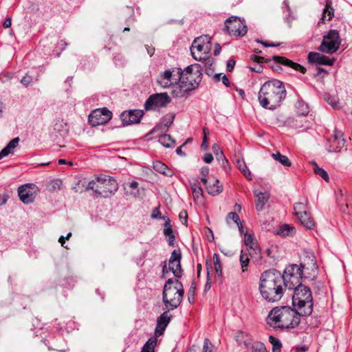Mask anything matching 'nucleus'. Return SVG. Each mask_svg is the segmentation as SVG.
I'll return each mask as SVG.
<instances>
[{
	"label": "nucleus",
	"mask_w": 352,
	"mask_h": 352,
	"mask_svg": "<svg viewBox=\"0 0 352 352\" xmlns=\"http://www.w3.org/2000/svg\"><path fill=\"white\" fill-rule=\"evenodd\" d=\"M284 283V278L280 273L274 270L265 271L260 277V294L269 302H277L282 298L285 293Z\"/></svg>",
	"instance_id": "nucleus-1"
},
{
	"label": "nucleus",
	"mask_w": 352,
	"mask_h": 352,
	"mask_svg": "<svg viewBox=\"0 0 352 352\" xmlns=\"http://www.w3.org/2000/svg\"><path fill=\"white\" fill-rule=\"evenodd\" d=\"M299 311L289 306L273 308L267 317V324L274 329H287L296 327L300 322Z\"/></svg>",
	"instance_id": "nucleus-2"
},
{
	"label": "nucleus",
	"mask_w": 352,
	"mask_h": 352,
	"mask_svg": "<svg viewBox=\"0 0 352 352\" xmlns=\"http://www.w3.org/2000/svg\"><path fill=\"white\" fill-rule=\"evenodd\" d=\"M285 97V89L283 82L275 79L265 82L258 95L260 104L268 109H274L280 106Z\"/></svg>",
	"instance_id": "nucleus-3"
},
{
	"label": "nucleus",
	"mask_w": 352,
	"mask_h": 352,
	"mask_svg": "<svg viewBox=\"0 0 352 352\" xmlns=\"http://www.w3.org/2000/svg\"><path fill=\"white\" fill-rule=\"evenodd\" d=\"M201 66L193 64L182 70L180 82L172 92L176 97H182L188 91L194 89L201 80Z\"/></svg>",
	"instance_id": "nucleus-4"
},
{
	"label": "nucleus",
	"mask_w": 352,
	"mask_h": 352,
	"mask_svg": "<svg viewBox=\"0 0 352 352\" xmlns=\"http://www.w3.org/2000/svg\"><path fill=\"white\" fill-rule=\"evenodd\" d=\"M184 289L181 282L168 278L163 290V302L168 309H176L182 302Z\"/></svg>",
	"instance_id": "nucleus-5"
},
{
	"label": "nucleus",
	"mask_w": 352,
	"mask_h": 352,
	"mask_svg": "<svg viewBox=\"0 0 352 352\" xmlns=\"http://www.w3.org/2000/svg\"><path fill=\"white\" fill-rule=\"evenodd\" d=\"M292 301L294 307L302 316H309L313 311V298L310 289L307 286L295 287Z\"/></svg>",
	"instance_id": "nucleus-6"
},
{
	"label": "nucleus",
	"mask_w": 352,
	"mask_h": 352,
	"mask_svg": "<svg viewBox=\"0 0 352 352\" xmlns=\"http://www.w3.org/2000/svg\"><path fill=\"white\" fill-rule=\"evenodd\" d=\"M87 189L93 190L99 195L108 197L117 192L118 184L114 178L110 176L98 175L88 183Z\"/></svg>",
	"instance_id": "nucleus-7"
},
{
	"label": "nucleus",
	"mask_w": 352,
	"mask_h": 352,
	"mask_svg": "<svg viewBox=\"0 0 352 352\" xmlns=\"http://www.w3.org/2000/svg\"><path fill=\"white\" fill-rule=\"evenodd\" d=\"M211 38L207 35L201 36L195 38L190 47L192 57L196 60H205L208 57L211 50Z\"/></svg>",
	"instance_id": "nucleus-8"
},
{
	"label": "nucleus",
	"mask_w": 352,
	"mask_h": 352,
	"mask_svg": "<svg viewBox=\"0 0 352 352\" xmlns=\"http://www.w3.org/2000/svg\"><path fill=\"white\" fill-rule=\"evenodd\" d=\"M182 69L180 68H172L160 73L157 78V82L163 88L173 87V91L177 89L180 82Z\"/></svg>",
	"instance_id": "nucleus-9"
},
{
	"label": "nucleus",
	"mask_w": 352,
	"mask_h": 352,
	"mask_svg": "<svg viewBox=\"0 0 352 352\" xmlns=\"http://www.w3.org/2000/svg\"><path fill=\"white\" fill-rule=\"evenodd\" d=\"M302 275V270L298 265L288 266L285 270L283 275H282L284 278L285 288L294 289L298 285H302L300 283Z\"/></svg>",
	"instance_id": "nucleus-10"
},
{
	"label": "nucleus",
	"mask_w": 352,
	"mask_h": 352,
	"mask_svg": "<svg viewBox=\"0 0 352 352\" xmlns=\"http://www.w3.org/2000/svg\"><path fill=\"white\" fill-rule=\"evenodd\" d=\"M340 43L341 39L338 31L331 30L323 36L319 50L324 53L331 54L339 49Z\"/></svg>",
	"instance_id": "nucleus-11"
},
{
	"label": "nucleus",
	"mask_w": 352,
	"mask_h": 352,
	"mask_svg": "<svg viewBox=\"0 0 352 352\" xmlns=\"http://www.w3.org/2000/svg\"><path fill=\"white\" fill-rule=\"evenodd\" d=\"M294 212L300 223L307 229L313 230L315 228V222L310 212H308L307 204L296 203L294 205Z\"/></svg>",
	"instance_id": "nucleus-12"
},
{
	"label": "nucleus",
	"mask_w": 352,
	"mask_h": 352,
	"mask_svg": "<svg viewBox=\"0 0 352 352\" xmlns=\"http://www.w3.org/2000/svg\"><path fill=\"white\" fill-rule=\"evenodd\" d=\"M226 28L230 35L243 36L247 34L248 30L243 20L236 16L228 18L226 22Z\"/></svg>",
	"instance_id": "nucleus-13"
},
{
	"label": "nucleus",
	"mask_w": 352,
	"mask_h": 352,
	"mask_svg": "<svg viewBox=\"0 0 352 352\" xmlns=\"http://www.w3.org/2000/svg\"><path fill=\"white\" fill-rule=\"evenodd\" d=\"M112 118V113L107 108L97 109L89 116V122L93 126L107 123Z\"/></svg>",
	"instance_id": "nucleus-14"
},
{
	"label": "nucleus",
	"mask_w": 352,
	"mask_h": 352,
	"mask_svg": "<svg viewBox=\"0 0 352 352\" xmlns=\"http://www.w3.org/2000/svg\"><path fill=\"white\" fill-rule=\"evenodd\" d=\"M181 252L179 250H175L170 256L168 262V266L164 265L162 270L163 277L166 276L168 270L171 271L176 277L182 276V267L180 264Z\"/></svg>",
	"instance_id": "nucleus-15"
},
{
	"label": "nucleus",
	"mask_w": 352,
	"mask_h": 352,
	"mask_svg": "<svg viewBox=\"0 0 352 352\" xmlns=\"http://www.w3.org/2000/svg\"><path fill=\"white\" fill-rule=\"evenodd\" d=\"M170 102L168 95L166 93L151 95L145 102V109L147 111L166 106Z\"/></svg>",
	"instance_id": "nucleus-16"
},
{
	"label": "nucleus",
	"mask_w": 352,
	"mask_h": 352,
	"mask_svg": "<svg viewBox=\"0 0 352 352\" xmlns=\"http://www.w3.org/2000/svg\"><path fill=\"white\" fill-rule=\"evenodd\" d=\"M37 192V188L31 184H26L19 188L18 193L20 199L24 204H30L34 201Z\"/></svg>",
	"instance_id": "nucleus-17"
},
{
	"label": "nucleus",
	"mask_w": 352,
	"mask_h": 352,
	"mask_svg": "<svg viewBox=\"0 0 352 352\" xmlns=\"http://www.w3.org/2000/svg\"><path fill=\"white\" fill-rule=\"evenodd\" d=\"M299 267L302 270V274L310 276H314L318 270L316 261L312 254L306 256Z\"/></svg>",
	"instance_id": "nucleus-18"
},
{
	"label": "nucleus",
	"mask_w": 352,
	"mask_h": 352,
	"mask_svg": "<svg viewBox=\"0 0 352 352\" xmlns=\"http://www.w3.org/2000/svg\"><path fill=\"white\" fill-rule=\"evenodd\" d=\"M143 115L142 110H130L123 112L120 118L124 125H129L139 123Z\"/></svg>",
	"instance_id": "nucleus-19"
},
{
	"label": "nucleus",
	"mask_w": 352,
	"mask_h": 352,
	"mask_svg": "<svg viewBox=\"0 0 352 352\" xmlns=\"http://www.w3.org/2000/svg\"><path fill=\"white\" fill-rule=\"evenodd\" d=\"M307 59L309 63L324 65H332L335 61L334 58L330 59L325 55L314 52L309 53Z\"/></svg>",
	"instance_id": "nucleus-20"
},
{
	"label": "nucleus",
	"mask_w": 352,
	"mask_h": 352,
	"mask_svg": "<svg viewBox=\"0 0 352 352\" xmlns=\"http://www.w3.org/2000/svg\"><path fill=\"white\" fill-rule=\"evenodd\" d=\"M344 145L343 133L341 131H336L332 139L330 140V145L328 148L329 152H338Z\"/></svg>",
	"instance_id": "nucleus-21"
},
{
	"label": "nucleus",
	"mask_w": 352,
	"mask_h": 352,
	"mask_svg": "<svg viewBox=\"0 0 352 352\" xmlns=\"http://www.w3.org/2000/svg\"><path fill=\"white\" fill-rule=\"evenodd\" d=\"M171 315L168 311H164L157 318V327L155 328V335L161 336L163 334L166 327L170 321Z\"/></svg>",
	"instance_id": "nucleus-22"
},
{
	"label": "nucleus",
	"mask_w": 352,
	"mask_h": 352,
	"mask_svg": "<svg viewBox=\"0 0 352 352\" xmlns=\"http://www.w3.org/2000/svg\"><path fill=\"white\" fill-rule=\"evenodd\" d=\"M244 236L243 241L247 247L252 250L254 254H260V248L252 233L244 229V232L241 234Z\"/></svg>",
	"instance_id": "nucleus-23"
},
{
	"label": "nucleus",
	"mask_w": 352,
	"mask_h": 352,
	"mask_svg": "<svg viewBox=\"0 0 352 352\" xmlns=\"http://www.w3.org/2000/svg\"><path fill=\"white\" fill-rule=\"evenodd\" d=\"M273 60L278 63H280L285 66L291 67L296 71H299L302 74H305L306 72V69L304 67L299 65L298 63L293 62L292 60L285 57L274 56H273Z\"/></svg>",
	"instance_id": "nucleus-24"
},
{
	"label": "nucleus",
	"mask_w": 352,
	"mask_h": 352,
	"mask_svg": "<svg viewBox=\"0 0 352 352\" xmlns=\"http://www.w3.org/2000/svg\"><path fill=\"white\" fill-rule=\"evenodd\" d=\"M205 185L208 192L212 196H216L223 191V186L219 184V180L214 177H210Z\"/></svg>",
	"instance_id": "nucleus-25"
},
{
	"label": "nucleus",
	"mask_w": 352,
	"mask_h": 352,
	"mask_svg": "<svg viewBox=\"0 0 352 352\" xmlns=\"http://www.w3.org/2000/svg\"><path fill=\"white\" fill-rule=\"evenodd\" d=\"M254 196L256 197L255 203L256 210H262L265 204L269 200L270 195L267 192H257L256 190H255Z\"/></svg>",
	"instance_id": "nucleus-26"
},
{
	"label": "nucleus",
	"mask_w": 352,
	"mask_h": 352,
	"mask_svg": "<svg viewBox=\"0 0 352 352\" xmlns=\"http://www.w3.org/2000/svg\"><path fill=\"white\" fill-rule=\"evenodd\" d=\"M19 138H16L12 140L8 145L0 152V159L13 153L14 148L18 146Z\"/></svg>",
	"instance_id": "nucleus-27"
},
{
	"label": "nucleus",
	"mask_w": 352,
	"mask_h": 352,
	"mask_svg": "<svg viewBox=\"0 0 352 352\" xmlns=\"http://www.w3.org/2000/svg\"><path fill=\"white\" fill-rule=\"evenodd\" d=\"M153 168L155 170L159 172L166 176H172L173 173L169 170L168 167L164 163L160 161L153 162Z\"/></svg>",
	"instance_id": "nucleus-28"
},
{
	"label": "nucleus",
	"mask_w": 352,
	"mask_h": 352,
	"mask_svg": "<svg viewBox=\"0 0 352 352\" xmlns=\"http://www.w3.org/2000/svg\"><path fill=\"white\" fill-rule=\"evenodd\" d=\"M226 221L228 223H230L232 221L234 222L238 226L240 234H243L244 232V228L239 215L236 212H229L226 217Z\"/></svg>",
	"instance_id": "nucleus-29"
},
{
	"label": "nucleus",
	"mask_w": 352,
	"mask_h": 352,
	"mask_svg": "<svg viewBox=\"0 0 352 352\" xmlns=\"http://www.w3.org/2000/svg\"><path fill=\"white\" fill-rule=\"evenodd\" d=\"M237 168L243 174V175L248 179H252V175L250 170L246 166L245 161L243 159H239L236 160Z\"/></svg>",
	"instance_id": "nucleus-30"
},
{
	"label": "nucleus",
	"mask_w": 352,
	"mask_h": 352,
	"mask_svg": "<svg viewBox=\"0 0 352 352\" xmlns=\"http://www.w3.org/2000/svg\"><path fill=\"white\" fill-rule=\"evenodd\" d=\"M126 195L135 197L138 194V183L133 181L124 187Z\"/></svg>",
	"instance_id": "nucleus-31"
},
{
	"label": "nucleus",
	"mask_w": 352,
	"mask_h": 352,
	"mask_svg": "<svg viewBox=\"0 0 352 352\" xmlns=\"http://www.w3.org/2000/svg\"><path fill=\"white\" fill-rule=\"evenodd\" d=\"M296 232L294 227L290 226L287 224H285L280 227L277 233L282 236H293Z\"/></svg>",
	"instance_id": "nucleus-32"
},
{
	"label": "nucleus",
	"mask_w": 352,
	"mask_h": 352,
	"mask_svg": "<svg viewBox=\"0 0 352 352\" xmlns=\"http://www.w3.org/2000/svg\"><path fill=\"white\" fill-rule=\"evenodd\" d=\"M158 141L166 148H173L175 145V141L168 134L160 136Z\"/></svg>",
	"instance_id": "nucleus-33"
},
{
	"label": "nucleus",
	"mask_w": 352,
	"mask_h": 352,
	"mask_svg": "<svg viewBox=\"0 0 352 352\" xmlns=\"http://www.w3.org/2000/svg\"><path fill=\"white\" fill-rule=\"evenodd\" d=\"M272 157L276 161L278 162L284 166L289 167L292 165V163L289 158L287 156L282 155L279 152H276V153L272 154Z\"/></svg>",
	"instance_id": "nucleus-34"
},
{
	"label": "nucleus",
	"mask_w": 352,
	"mask_h": 352,
	"mask_svg": "<svg viewBox=\"0 0 352 352\" xmlns=\"http://www.w3.org/2000/svg\"><path fill=\"white\" fill-rule=\"evenodd\" d=\"M192 191V196L194 200L196 202H201L203 199V190L202 188L197 184H194L191 186Z\"/></svg>",
	"instance_id": "nucleus-35"
},
{
	"label": "nucleus",
	"mask_w": 352,
	"mask_h": 352,
	"mask_svg": "<svg viewBox=\"0 0 352 352\" xmlns=\"http://www.w3.org/2000/svg\"><path fill=\"white\" fill-rule=\"evenodd\" d=\"M157 338L154 337L148 339L142 347L141 352H155V347L157 344Z\"/></svg>",
	"instance_id": "nucleus-36"
},
{
	"label": "nucleus",
	"mask_w": 352,
	"mask_h": 352,
	"mask_svg": "<svg viewBox=\"0 0 352 352\" xmlns=\"http://www.w3.org/2000/svg\"><path fill=\"white\" fill-rule=\"evenodd\" d=\"M333 16V9L331 7V1H327L325 9L323 12L322 20L330 21Z\"/></svg>",
	"instance_id": "nucleus-37"
},
{
	"label": "nucleus",
	"mask_w": 352,
	"mask_h": 352,
	"mask_svg": "<svg viewBox=\"0 0 352 352\" xmlns=\"http://www.w3.org/2000/svg\"><path fill=\"white\" fill-rule=\"evenodd\" d=\"M311 164L314 166V172L315 174L320 175L326 182H329V175L322 168H320L315 162H311Z\"/></svg>",
	"instance_id": "nucleus-38"
},
{
	"label": "nucleus",
	"mask_w": 352,
	"mask_h": 352,
	"mask_svg": "<svg viewBox=\"0 0 352 352\" xmlns=\"http://www.w3.org/2000/svg\"><path fill=\"white\" fill-rule=\"evenodd\" d=\"M269 341L272 345V352H280L282 344L279 339L270 336Z\"/></svg>",
	"instance_id": "nucleus-39"
},
{
	"label": "nucleus",
	"mask_w": 352,
	"mask_h": 352,
	"mask_svg": "<svg viewBox=\"0 0 352 352\" xmlns=\"http://www.w3.org/2000/svg\"><path fill=\"white\" fill-rule=\"evenodd\" d=\"M213 264L216 273L218 274L219 276H221L222 274L221 260L217 254H213Z\"/></svg>",
	"instance_id": "nucleus-40"
},
{
	"label": "nucleus",
	"mask_w": 352,
	"mask_h": 352,
	"mask_svg": "<svg viewBox=\"0 0 352 352\" xmlns=\"http://www.w3.org/2000/svg\"><path fill=\"white\" fill-rule=\"evenodd\" d=\"M252 352H267L265 345L260 342H254L251 346Z\"/></svg>",
	"instance_id": "nucleus-41"
},
{
	"label": "nucleus",
	"mask_w": 352,
	"mask_h": 352,
	"mask_svg": "<svg viewBox=\"0 0 352 352\" xmlns=\"http://www.w3.org/2000/svg\"><path fill=\"white\" fill-rule=\"evenodd\" d=\"M340 210L349 215H352V200H349L345 204H340Z\"/></svg>",
	"instance_id": "nucleus-42"
},
{
	"label": "nucleus",
	"mask_w": 352,
	"mask_h": 352,
	"mask_svg": "<svg viewBox=\"0 0 352 352\" xmlns=\"http://www.w3.org/2000/svg\"><path fill=\"white\" fill-rule=\"evenodd\" d=\"M164 234L166 236H170L173 234V232L171 228V225L170 223L169 219H167V220L165 222L164 224Z\"/></svg>",
	"instance_id": "nucleus-43"
},
{
	"label": "nucleus",
	"mask_w": 352,
	"mask_h": 352,
	"mask_svg": "<svg viewBox=\"0 0 352 352\" xmlns=\"http://www.w3.org/2000/svg\"><path fill=\"white\" fill-rule=\"evenodd\" d=\"M208 173H209L208 167L205 166V167L201 168V169L200 170V174L201 176V180L204 184H206L208 182V179L206 178V177L208 176Z\"/></svg>",
	"instance_id": "nucleus-44"
},
{
	"label": "nucleus",
	"mask_w": 352,
	"mask_h": 352,
	"mask_svg": "<svg viewBox=\"0 0 352 352\" xmlns=\"http://www.w3.org/2000/svg\"><path fill=\"white\" fill-rule=\"evenodd\" d=\"M203 133H204V138H203V142L201 145V147L203 149H206L208 146V136L209 135L208 129L207 128H204Z\"/></svg>",
	"instance_id": "nucleus-45"
},
{
	"label": "nucleus",
	"mask_w": 352,
	"mask_h": 352,
	"mask_svg": "<svg viewBox=\"0 0 352 352\" xmlns=\"http://www.w3.org/2000/svg\"><path fill=\"white\" fill-rule=\"evenodd\" d=\"M179 217L183 224H186L187 219H188V214L186 210L181 211L179 214Z\"/></svg>",
	"instance_id": "nucleus-46"
},
{
	"label": "nucleus",
	"mask_w": 352,
	"mask_h": 352,
	"mask_svg": "<svg viewBox=\"0 0 352 352\" xmlns=\"http://www.w3.org/2000/svg\"><path fill=\"white\" fill-rule=\"evenodd\" d=\"M210 345H211V343L209 339L206 338L204 340V343L203 346V352H212V351L210 349Z\"/></svg>",
	"instance_id": "nucleus-47"
},
{
	"label": "nucleus",
	"mask_w": 352,
	"mask_h": 352,
	"mask_svg": "<svg viewBox=\"0 0 352 352\" xmlns=\"http://www.w3.org/2000/svg\"><path fill=\"white\" fill-rule=\"evenodd\" d=\"M151 217L153 219H161V218L165 219L164 217H161V214H160L158 208H155L153 210L152 214H151Z\"/></svg>",
	"instance_id": "nucleus-48"
},
{
	"label": "nucleus",
	"mask_w": 352,
	"mask_h": 352,
	"mask_svg": "<svg viewBox=\"0 0 352 352\" xmlns=\"http://www.w3.org/2000/svg\"><path fill=\"white\" fill-rule=\"evenodd\" d=\"M32 81V78L29 76H24L21 80V82L25 85V86H28L30 85V83Z\"/></svg>",
	"instance_id": "nucleus-49"
},
{
	"label": "nucleus",
	"mask_w": 352,
	"mask_h": 352,
	"mask_svg": "<svg viewBox=\"0 0 352 352\" xmlns=\"http://www.w3.org/2000/svg\"><path fill=\"white\" fill-rule=\"evenodd\" d=\"M195 290V287L191 285L190 289H189L188 293V300H189L190 302H191V300H190L191 298H192V300H194Z\"/></svg>",
	"instance_id": "nucleus-50"
},
{
	"label": "nucleus",
	"mask_w": 352,
	"mask_h": 352,
	"mask_svg": "<svg viewBox=\"0 0 352 352\" xmlns=\"http://www.w3.org/2000/svg\"><path fill=\"white\" fill-rule=\"evenodd\" d=\"M206 235L210 241H213L214 236H213L212 231L208 228H206Z\"/></svg>",
	"instance_id": "nucleus-51"
},
{
	"label": "nucleus",
	"mask_w": 352,
	"mask_h": 352,
	"mask_svg": "<svg viewBox=\"0 0 352 352\" xmlns=\"http://www.w3.org/2000/svg\"><path fill=\"white\" fill-rule=\"evenodd\" d=\"M212 150H213V152L214 153V154L217 156L219 155H223V153L222 151H221L219 146L214 144L212 145Z\"/></svg>",
	"instance_id": "nucleus-52"
},
{
	"label": "nucleus",
	"mask_w": 352,
	"mask_h": 352,
	"mask_svg": "<svg viewBox=\"0 0 352 352\" xmlns=\"http://www.w3.org/2000/svg\"><path fill=\"white\" fill-rule=\"evenodd\" d=\"M204 160L206 163H210L213 160V156L211 153H206L204 155Z\"/></svg>",
	"instance_id": "nucleus-53"
},
{
	"label": "nucleus",
	"mask_w": 352,
	"mask_h": 352,
	"mask_svg": "<svg viewBox=\"0 0 352 352\" xmlns=\"http://www.w3.org/2000/svg\"><path fill=\"white\" fill-rule=\"evenodd\" d=\"M249 262L250 261H240L241 267V270H242L243 272H246L248 270V265H249Z\"/></svg>",
	"instance_id": "nucleus-54"
},
{
	"label": "nucleus",
	"mask_w": 352,
	"mask_h": 352,
	"mask_svg": "<svg viewBox=\"0 0 352 352\" xmlns=\"http://www.w3.org/2000/svg\"><path fill=\"white\" fill-rule=\"evenodd\" d=\"M235 61L234 60H229L227 63V69L231 72L234 67Z\"/></svg>",
	"instance_id": "nucleus-55"
},
{
	"label": "nucleus",
	"mask_w": 352,
	"mask_h": 352,
	"mask_svg": "<svg viewBox=\"0 0 352 352\" xmlns=\"http://www.w3.org/2000/svg\"><path fill=\"white\" fill-rule=\"evenodd\" d=\"M12 25V20H11V18L10 17H7L3 23V26L4 28H8L11 26Z\"/></svg>",
	"instance_id": "nucleus-56"
},
{
	"label": "nucleus",
	"mask_w": 352,
	"mask_h": 352,
	"mask_svg": "<svg viewBox=\"0 0 352 352\" xmlns=\"http://www.w3.org/2000/svg\"><path fill=\"white\" fill-rule=\"evenodd\" d=\"M240 261H250V259H249L248 254L244 252L243 250L241 252Z\"/></svg>",
	"instance_id": "nucleus-57"
},
{
	"label": "nucleus",
	"mask_w": 352,
	"mask_h": 352,
	"mask_svg": "<svg viewBox=\"0 0 352 352\" xmlns=\"http://www.w3.org/2000/svg\"><path fill=\"white\" fill-rule=\"evenodd\" d=\"M251 59L252 60H254V62H257V63H263L265 60V58L263 57H261V56H252L251 57Z\"/></svg>",
	"instance_id": "nucleus-58"
},
{
	"label": "nucleus",
	"mask_w": 352,
	"mask_h": 352,
	"mask_svg": "<svg viewBox=\"0 0 352 352\" xmlns=\"http://www.w3.org/2000/svg\"><path fill=\"white\" fill-rule=\"evenodd\" d=\"M168 237V244L170 246H173L174 245V242H175V236L174 234H172L170 236H167Z\"/></svg>",
	"instance_id": "nucleus-59"
},
{
	"label": "nucleus",
	"mask_w": 352,
	"mask_h": 352,
	"mask_svg": "<svg viewBox=\"0 0 352 352\" xmlns=\"http://www.w3.org/2000/svg\"><path fill=\"white\" fill-rule=\"evenodd\" d=\"M221 47L219 44H216L214 50V55L217 56L221 52Z\"/></svg>",
	"instance_id": "nucleus-60"
},
{
	"label": "nucleus",
	"mask_w": 352,
	"mask_h": 352,
	"mask_svg": "<svg viewBox=\"0 0 352 352\" xmlns=\"http://www.w3.org/2000/svg\"><path fill=\"white\" fill-rule=\"evenodd\" d=\"M250 69L253 72L260 73L262 72L263 67L261 65H256L255 67H251Z\"/></svg>",
	"instance_id": "nucleus-61"
},
{
	"label": "nucleus",
	"mask_w": 352,
	"mask_h": 352,
	"mask_svg": "<svg viewBox=\"0 0 352 352\" xmlns=\"http://www.w3.org/2000/svg\"><path fill=\"white\" fill-rule=\"evenodd\" d=\"M222 78V82L226 86V87H229L230 85V82H229V80L228 78L224 75L221 77Z\"/></svg>",
	"instance_id": "nucleus-62"
},
{
	"label": "nucleus",
	"mask_w": 352,
	"mask_h": 352,
	"mask_svg": "<svg viewBox=\"0 0 352 352\" xmlns=\"http://www.w3.org/2000/svg\"><path fill=\"white\" fill-rule=\"evenodd\" d=\"M147 52L150 55V56H153L155 52V48L152 47H146Z\"/></svg>",
	"instance_id": "nucleus-63"
},
{
	"label": "nucleus",
	"mask_w": 352,
	"mask_h": 352,
	"mask_svg": "<svg viewBox=\"0 0 352 352\" xmlns=\"http://www.w3.org/2000/svg\"><path fill=\"white\" fill-rule=\"evenodd\" d=\"M243 335H244V333L242 331H239L237 333V334L236 336V339L237 342H241V338H243Z\"/></svg>",
	"instance_id": "nucleus-64"
}]
</instances>
